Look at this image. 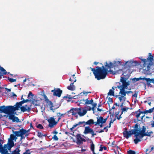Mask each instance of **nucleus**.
<instances>
[{"mask_svg": "<svg viewBox=\"0 0 154 154\" xmlns=\"http://www.w3.org/2000/svg\"><path fill=\"white\" fill-rule=\"evenodd\" d=\"M126 73L125 72L123 73L121 77L120 81L122 83V85L118 87L120 89L119 94L117 96L119 100L122 103L123 105L124 103L126 100V98L125 97L126 94H130L132 93L131 91H127L126 89L128 88V86L130 85L129 81H127V78L126 77Z\"/></svg>", "mask_w": 154, "mask_h": 154, "instance_id": "nucleus-1", "label": "nucleus"}, {"mask_svg": "<svg viewBox=\"0 0 154 154\" xmlns=\"http://www.w3.org/2000/svg\"><path fill=\"white\" fill-rule=\"evenodd\" d=\"M123 132L124 137L126 139H128L132 135L134 134L135 137V139L134 140V142L135 144H137L138 142L141 141L143 137L144 130L142 131L140 133H138L139 131L138 130H131L128 131L126 128H125Z\"/></svg>", "mask_w": 154, "mask_h": 154, "instance_id": "nucleus-2", "label": "nucleus"}, {"mask_svg": "<svg viewBox=\"0 0 154 154\" xmlns=\"http://www.w3.org/2000/svg\"><path fill=\"white\" fill-rule=\"evenodd\" d=\"M133 62L131 61H128L127 62L122 60L120 61H115L113 63H112L110 62H109L108 63L107 62L105 63L104 64L106 68L109 69H111L113 67L114 69L119 68L120 66H125V65L128 66H132Z\"/></svg>", "mask_w": 154, "mask_h": 154, "instance_id": "nucleus-3", "label": "nucleus"}, {"mask_svg": "<svg viewBox=\"0 0 154 154\" xmlns=\"http://www.w3.org/2000/svg\"><path fill=\"white\" fill-rule=\"evenodd\" d=\"M96 69H92L91 70L93 72L95 78L97 80L104 79L106 76L107 71L106 69H104V66H102V68L99 67H97Z\"/></svg>", "mask_w": 154, "mask_h": 154, "instance_id": "nucleus-4", "label": "nucleus"}, {"mask_svg": "<svg viewBox=\"0 0 154 154\" xmlns=\"http://www.w3.org/2000/svg\"><path fill=\"white\" fill-rule=\"evenodd\" d=\"M19 109V106L17 105V103L14 106H5L0 107V113H4L8 114V115L10 114L13 113L15 111Z\"/></svg>", "mask_w": 154, "mask_h": 154, "instance_id": "nucleus-5", "label": "nucleus"}, {"mask_svg": "<svg viewBox=\"0 0 154 154\" xmlns=\"http://www.w3.org/2000/svg\"><path fill=\"white\" fill-rule=\"evenodd\" d=\"M149 57L146 59H143L142 60L143 63V69H145L146 71H148L149 70L153 58V56L151 55V53L149 54Z\"/></svg>", "mask_w": 154, "mask_h": 154, "instance_id": "nucleus-6", "label": "nucleus"}, {"mask_svg": "<svg viewBox=\"0 0 154 154\" xmlns=\"http://www.w3.org/2000/svg\"><path fill=\"white\" fill-rule=\"evenodd\" d=\"M140 80H145L146 81V84L148 87H153V86L151 83H152L154 84V79H150L148 78H146L145 77L143 78L140 77L137 78H134L132 79L133 81L136 82Z\"/></svg>", "mask_w": 154, "mask_h": 154, "instance_id": "nucleus-7", "label": "nucleus"}, {"mask_svg": "<svg viewBox=\"0 0 154 154\" xmlns=\"http://www.w3.org/2000/svg\"><path fill=\"white\" fill-rule=\"evenodd\" d=\"M144 130V132H143V137L144 136H150L151 134L152 133V132L150 131L149 132H146V128L144 127V126H143V127L142 129L141 128H139V126L137 124H136L134 126V128L132 130H138L139 131L138 133H140L143 130Z\"/></svg>", "mask_w": 154, "mask_h": 154, "instance_id": "nucleus-8", "label": "nucleus"}, {"mask_svg": "<svg viewBox=\"0 0 154 154\" xmlns=\"http://www.w3.org/2000/svg\"><path fill=\"white\" fill-rule=\"evenodd\" d=\"M97 122H95V125H98L100 128L103 126V125L106 123L107 121V119H104L102 117L100 116L97 117Z\"/></svg>", "mask_w": 154, "mask_h": 154, "instance_id": "nucleus-9", "label": "nucleus"}, {"mask_svg": "<svg viewBox=\"0 0 154 154\" xmlns=\"http://www.w3.org/2000/svg\"><path fill=\"white\" fill-rule=\"evenodd\" d=\"M32 93L30 92L28 96V99L26 100H23L21 101L19 103H17V105L19 106V108L20 107V106H21L22 104L24 103L28 102L29 101H30L32 100Z\"/></svg>", "mask_w": 154, "mask_h": 154, "instance_id": "nucleus-10", "label": "nucleus"}, {"mask_svg": "<svg viewBox=\"0 0 154 154\" xmlns=\"http://www.w3.org/2000/svg\"><path fill=\"white\" fill-rule=\"evenodd\" d=\"M77 111V114L78 113L80 116H82L85 115L86 112V111L85 108H75Z\"/></svg>", "mask_w": 154, "mask_h": 154, "instance_id": "nucleus-11", "label": "nucleus"}, {"mask_svg": "<svg viewBox=\"0 0 154 154\" xmlns=\"http://www.w3.org/2000/svg\"><path fill=\"white\" fill-rule=\"evenodd\" d=\"M26 133V131L24 129L20 130L19 131H14V134L17 137H21V138H23L24 135Z\"/></svg>", "mask_w": 154, "mask_h": 154, "instance_id": "nucleus-12", "label": "nucleus"}, {"mask_svg": "<svg viewBox=\"0 0 154 154\" xmlns=\"http://www.w3.org/2000/svg\"><path fill=\"white\" fill-rule=\"evenodd\" d=\"M89 133H90L92 134V137H93L95 135H96V134L94 133V131L93 129L89 127H85V130L84 133L85 134H87Z\"/></svg>", "mask_w": 154, "mask_h": 154, "instance_id": "nucleus-13", "label": "nucleus"}, {"mask_svg": "<svg viewBox=\"0 0 154 154\" xmlns=\"http://www.w3.org/2000/svg\"><path fill=\"white\" fill-rule=\"evenodd\" d=\"M47 121L49 123L48 126L51 128H52L54 125H56L57 122L55 121L54 118L52 117H50L47 120Z\"/></svg>", "mask_w": 154, "mask_h": 154, "instance_id": "nucleus-14", "label": "nucleus"}, {"mask_svg": "<svg viewBox=\"0 0 154 154\" xmlns=\"http://www.w3.org/2000/svg\"><path fill=\"white\" fill-rule=\"evenodd\" d=\"M51 91L53 93L54 96L59 97H60L62 93V91H61L60 88L54 89V90H51Z\"/></svg>", "mask_w": 154, "mask_h": 154, "instance_id": "nucleus-15", "label": "nucleus"}, {"mask_svg": "<svg viewBox=\"0 0 154 154\" xmlns=\"http://www.w3.org/2000/svg\"><path fill=\"white\" fill-rule=\"evenodd\" d=\"M97 106V104L96 103H94L92 105V107L89 106H87L84 108L86 110V112H87V111H91V110H92L93 111V112L94 114L95 112V108Z\"/></svg>", "mask_w": 154, "mask_h": 154, "instance_id": "nucleus-16", "label": "nucleus"}, {"mask_svg": "<svg viewBox=\"0 0 154 154\" xmlns=\"http://www.w3.org/2000/svg\"><path fill=\"white\" fill-rule=\"evenodd\" d=\"M77 143V144L80 145L83 142H85V140L82 137L81 135L78 134L76 135Z\"/></svg>", "mask_w": 154, "mask_h": 154, "instance_id": "nucleus-17", "label": "nucleus"}, {"mask_svg": "<svg viewBox=\"0 0 154 154\" xmlns=\"http://www.w3.org/2000/svg\"><path fill=\"white\" fill-rule=\"evenodd\" d=\"M77 111L75 108H72L69 111L67 112V115L69 117H71L72 116H77Z\"/></svg>", "mask_w": 154, "mask_h": 154, "instance_id": "nucleus-18", "label": "nucleus"}, {"mask_svg": "<svg viewBox=\"0 0 154 154\" xmlns=\"http://www.w3.org/2000/svg\"><path fill=\"white\" fill-rule=\"evenodd\" d=\"M86 122L85 121L81 122H78V123L75 124L73 125L72 127L70 129L71 130H73V129L78 126H80V127H84L86 125Z\"/></svg>", "mask_w": 154, "mask_h": 154, "instance_id": "nucleus-19", "label": "nucleus"}, {"mask_svg": "<svg viewBox=\"0 0 154 154\" xmlns=\"http://www.w3.org/2000/svg\"><path fill=\"white\" fill-rule=\"evenodd\" d=\"M14 112L13 113L10 114L9 116V118L11 120L14 122H20L19 119L18 117H15L13 115L14 113Z\"/></svg>", "mask_w": 154, "mask_h": 154, "instance_id": "nucleus-20", "label": "nucleus"}, {"mask_svg": "<svg viewBox=\"0 0 154 154\" xmlns=\"http://www.w3.org/2000/svg\"><path fill=\"white\" fill-rule=\"evenodd\" d=\"M8 147L5 145L3 147H2L0 149V152L2 154H9L8 153Z\"/></svg>", "mask_w": 154, "mask_h": 154, "instance_id": "nucleus-21", "label": "nucleus"}, {"mask_svg": "<svg viewBox=\"0 0 154 154\" xmlns=\"http://www.w3.org/2000/svg\"><path fill=\"white\" fill-rule=\"evenodd\" d=\"M5 145L8 147V150H10L11 148L14 146V142L12 140H9L8 143Z\"/></svg>", "mask_w": 154, "mask_h": 154, "instance_id": "nucleus-22", "label": "nucleus"}, {"mask_svg": "<svg viewBox=\"0 0 154 154\" xmlns=\"http://www.w3.org/2000/svg\"><path fill=\"white\" fill-rule=\"evenodd\" d=\"M82 100L84 102H85V104L86 105L91 104L92 105V104L94 103L93 102V100L92 99H91L90 100H89L88 98L85 100L82 99Z\"/></svg>", "mask_w": 154, "mask_h": 154, "instance_id": "nucleus-23", "label": "nucleus"}, {"mask_svg": "<svg viewBox=\"0 0 154 154\" xmlns=\"http://www.w3.org/2000/svg\"><path fill=\"white\" fill-rule=\"evenodd\" d=\"M20 109L21 111L23 112L25 111L29 112L31 110V108L27 105L21 107Z\"/></svg>", "mask_w": 154, "mask_h": 154, "instance_id": "nucleus-24", "label": "nucleus"}, {"mask_svg": "<svg viewBox=\"0 0 154 154\" xmlns=\"http://www.w3.org/2000/svg\"><path fill=\"white\" fill-rule=\"evenodd\" d=\"M67 88L71 91H74L75 89V87L73 85V83H72L69 86L67 87Z\"/></svg>", "mask_w": 154, "mask_h": 154, "instance_id": "nucleus-25", "label": "nucleus"}, {"mask_svg": "<svg viewBox=\"0 0 154 154\" xmlns=\"http://www.w3.org/2000/svg\"><path fill=\"white\" fill-rule=\"evenodd\" d=\"M115 90L114 88L113 87H112V89H110L109 91V92L108 93V96H114V91Z\"/></svg>", "mask_w": 154, "mask_h": 154, "instance_id": "nucleus-26", "label": "nucleus"}, {"mask_svg": "<svg viewBox=\"0 0 154 154\" xmlns=\"http://www.w3.org/2000/svg\"><path fill=\"white\" fill-rule=\"evenodd\" d=\"M20 150L19 149L17 148L13 151L11 153H9V154H20Z\"/></svg>", "mask_w": 154, "mask_h": 154, "instance_id": "nucleus-27", "label": "nucleus"}, {"mask_svg": "<svg viewBox=\"0 0 154 154\" xmlns=\"http://www.w3.org/2000/svg\"><path fill=\"white\" fill-rule=\"evenodd\" d=\"M86 125H90L95 124V122H94L93 120L91 119L86 122Z\"/></svg>", "mask_w": 154, "mask_h": 154, "instance_id": "nucleus-28", "label": "nucleus"}, {"mask_svg": "<svg viewBox=\"0 0 154 154\" xmlns=\"http://www.w3.org/2000/svg\"><path fill=\"white\" fill-rule=\"evenodd\" d=\"M64 97L66 98H68L69 99H76L77 98V96H75L72 97L70 95H67L65 96H64Z\"/></svg>", "mask_w": 154, "mask_h": 154, "instance_id": "nucleus-29", "label": "nucleus"}, {"mask_svg": "<svg viewBox=\"0 0 154 154\" xmlns=\"http://www.w3.org/2000/svg\"><path fill=\"white\" fill-rule=\"evenodd\" d=\"M64 115L65 114H61L59 112L57 113V116L58 117V121L61 119V117H63Z\"/></svg>", "mask_w": 154, "mask_h": 154, "instance_id": "nucleus-30", "label": "nucleus"}, {"mask_svg": "<svg viewBox=\"0 0 154 154\" xmlns=\"http://www.w3.org/2000/svg\"><path fill=\"white\" fill-rule=\"evenodd\" d=\"M0 70L2 72V74H7V72L6 70L4 69L3 68L1 67L0 66Z\"/></svg>", "mask_w": 154, "mask_h": 154, "instance_id": "nucleus-31", "label": "nucleus"}, {"mask_svg": "<svg viewBox=\"0 0 154 154\" xmlns=\"http://www.w3.org/2000/svg\"><path fill=\"white\" fill-rule=\"evenodd\" d=\"M154 110V107H153L152 108L150 109L149 110H147L144 111V113H151Z\"/></svg>", "mask_w": 154, "mask_h": 154, "instance_id": "nucleus-32", "label": "nucleus"}, {"mask_svg": "<svg viewBox=\"0 0 154 154\" xmlns=\"http://www.w3.org/2000/svg\"><path fill=\"white\" fill-rule=\"evenodd\" d=\"M91 93V92H86V91H84L81 93L80 94V95H83V94L85 95V96H87L88 94Z\"/></svg>", "mask_w": 154, "mask_h": 154, "instance_id": "nucleus-33", "label": "nucleus"}, {"mask_svg": "<svg viewBox=\"0 0 154 154\" xmlns=\"http://www.w3.org/2000/svg\"><path fill=\"white\" fill-rule=\"evenodd\" d=\"M48 103L49 104V105L50 106V110H52L53 111H54L55 110V109H54L53 108V105L52 103V102L51 101H49L48 102Z\"/></svg>", "mask_w": 154, "mask_h": 154, "instance_id": "nucleus-34", "label": "nucleus"}, {"mask_svg": "<svg viewBox=\"0 0 154 154\" xmlns=\"http://www.w3.org/2000/svg\"><path fill=\"white\" fill-rule=\"evenodd\" d=\"M91 150L93 152V153H94V145L93 143H92L91 144Z\"/></svg>", "mask_w": 154, "mask_h": 154, "instance_id": "nucleus-35", "label": "nucleus"}, {"mask_svg": "<svg viewBox=\"0 0 154 154\" xmlns=\"http://www.w3.org/2000/svg\"><path fill=\"white\" fill-rule=\"evenodd\" d=\"M137 96V93H135L134 94L132 95V97H134L135 98L134 99V102L135 103L136 102V98Z\"/></svg>", "mask_w": 154, "mask_h": 154, "instance_id": "nucleus-36", "label": "nucleus"}, {"mask_svg": "<svg viewBox=\"0 0 154 154\" xmlns=\"http://www.w3.org/2000/svg\"><path fill=\"white\" fill-rule=\"evenodd\" d=\"M107 149L106 147L103 146H102L100 145V149H99V151H103V149H104L105 150H106Z\"/></svg>", "mask_w": 154, "mask_h": 154, "instance_id": "nucleus-37", "label": "nucleus"}, {"mask_svg": "<svg viewBox=\"0 0 154 154\" xmlns=\"http://www.w3.org/2000/svg\"><path fill=\"white\" fill-rule=\"evenodd\" d=\"M144 113V112H137V114L136 116V117L137 118H138L140 116V114L141 113Z\"/></svg>", "mask_w": 154, "mask_h": 154, "instance_id": "nucleus-38", "label": "nucleus"}, {"mask_svg": "<svg viewBox=\"0 0 154 154\" xmlns=\"http://www.w3.org/2000/svg\"><path fill=\"white\" fill-rule=\"evenodd\" d=\"M37 136L39 137H42L43 136H46L45 135H43L41 132H38Z\"/></svg>", "mask_w": 154, "mask_h": 154, "instance_id": "nucleus-39", "label": "nucleus"}, {"mask_svg": "<svg viewBox=\"0 0 154 154\" xmlns=\"http://www.w3.org/2000/svg\"><path fill=\"white\" fill-rule=\"evenodd\" d=\"M8 79L10 82H15L16 81V79H13L11 78H8Z\"/></svg>", "mask_w": 154, "mask_h": 154, "instance_id": "nucleus-40", "label": "nucleus"}, {"mask_svg": "<svg viewBox=\"0 0 154 154\" xmlns=\"http://www.w3.org/2000/svg\"><path fill=\"white\" fill-rule=\"evenodd\" d=\"M52 138L55 140H58L57 137L56 135H54Z\"/></svg>", "mask_w": 154, "mask_h": 154, "instance_id": "nucleus-41", "label": "nucleus"}, {"mask_svg": "<svg viewBox=\"0 0 154 154\" xmlns=\"http://www.w3.org/2000/svg\"><path fill=\"white\" fill-rule=\"evenodd\" d=\"M37 128H39L40 129H42L43 128V127L42 125L41 124H38L37 126Z\"/></svg>", "mask_w": 154, "mask_h": 154, "instance_id": "nucleus-42", "label": "nucleus"}, {"mask_svg": "<svg viewBox=\"0 0 154 154\" xmlns=\"http://www.w3.org/2000/svg\"><path fill=\"white\" fill-rule=\"evenodd\" d=\"M128 109V108L127 107H123L122 108V112H126Z\"/></svg>", "mask_w": 154, "mask_h": 154, "instance_id": "nucleus-43", "label": "nucleus"}, {"mask_svg": "<svg viewBox=\"0 0 154 154\" xmlns=\"http://www.w3.org/2000/svg\"><path fill=\"white\" fill-rule=\"evenodd\" d=\"M114 121V120H112V119H111L109 122V125L108 127V128H110L111 127V124L113 123Z\"/></svg>", "mask_w": 154, "mask_h": 154, "instance_id": "nucleus-44", "label": "nucleus"}, {"mask_svg": "<svg viewBox=\"0 0 154 154\" xmlns=\"http://www.w3.org/2000/svg\"><path fill=\"white\" fill-rule=\"evenodd\" d=\"M15 138V136H14V135L11 134V140H14V139ZM9 140H10V139H9Z\"/></svg>", "mask_w": 154, "mask_h": 154, "instance_id": "nucleus-45", "label": "nucleus"}, {"mask_svg": "<svg viewBox=\"0 0 154 154\" xmlns=\"http://www.w3.org/2000/svg\"><path fill=\"white\" fill-rule=\"evenodd\" d=\"M23 154H31L29 150H26V152L23 153Z\"/></svg>", "mask_w": 154, "mask_h": 154, "instance_id": "nucleus-46", "label": "nucleus"}, {"mask_svg": "<svg viewBox=\"0 0 154 154\" xmlns=\"http://www.w3.org/2000/svg\"><path fill=\"white\" fill-rule=\"evenodd\" d=\"M107 128H108V126H107L106 127H104L103 128V130H106V131L107 132L108 131V129H107Z\"/></svg>", "mask_w": 154, "mask_h": 154, "instance_id": "nucleus-47", "label": "nucleus"}, {"mask_svg": "<svg viewBox=\"0 0 154 154\" xmlns=\"http://www.w3.org/2000/svg\"><path fill=\"white\" fill-rule=\"evenodd\" d=\"M5 89L8 92H10L11 91V90L10 89H8V88H5Z\"/></svg>", "mask_w": 154, "mask_h": 154, "instance_id": "nucleus-48", "label": "nucleus"}, {"mask_svg": "<svg viewBox=\"0 0 154 154\" xmlns=\"http://www.w3.org/2000/svg\"><path fill=\"white\" fill-rule=\"evenodd\" d=\"M151 125L152 127H154V121L152 123Z\"/></svg>", "mask_w": 154, "mask_h": 154, "instance_id": "nucleus-49", "label": "nucleus"}, {"mask_svg": "<svg viewBox=\"0 0 154 154\" xmlns=\"http://www.w3.org/2000/svg\"><path fill=\"white\" fill-rule=\"evenodd\" d=\"M97 110L98 111H99V112H101L102 110V109H100L99 108H97Z\"/></svg>", "mask_w": 154, "mask_h": 154, "instance_id": "nucleus-50", "label": "nucleus"}, {"mask_svg": "<svg viewBox=\"0 0 154 154\" xmlns=\"http://www.w3.org/2000/svg\"><path fill=\"white\" fill-rule=\"evenodd\" d=\"M53 133L55 134H57L58 133V132L56 131H54L53 132Z\"/></svg>", "mask_w": 154, "mask_h": 154, "instance_id": "nucleus-51", "label": "nucleus"}, {"mask_svg": "<svg viewBox=\"0 0 154 154\" xmlns=\"http://www.w3.org/2000/svg\"><path fill=\"white\" fill-rule=\"evenodd\" d=\"M104 132V130L103 129V130H101L99 132V133H102V132Z\"/></svg>", "mask_w": 154, "mask_h": 154, "instance_id": "nucleus-52", "label": "nucleus"}, {"mask_svg": "<svg viewBox=\"0 0 154 154\" xmlns=\"http://www.w3.org/2000/svg\"><path fill=\"white\" fill-rule=\"evenodd\" d=\"M13 93V97H17L16 95L15 94H14L13 93Z\"/></svg>", "mask_w": 154, "mask_h": 154, "instance_id": "nucleus-53", "label": "nucleus"}, {"mask_svg": "<svg viewBox=\"0 0 154 154\" xmlns=\"http://www.w3.org/2000/svg\"><path fill=\"white\" fill-rule=\"evenodd\" d=\"M153 150H154V146L152 147L151 149V151Z\"/></svg>", "mask_w": 154, "mask_h": 154, "instance_id": "nucleus-54", "label": "nucleus"}, {"mask_svg": "<svg viewBox=\"0 0 154 154\" xmlns=\"http://www.w3.org/2000/svg\"><path fill=\"white\" fill-rule=\"evenodd\" d=\"M110 72H112V74H115L116 72V71H114V72H112L111 71V70H110Z\"/></svg>", "mask_w": 154, "mask_h": 154, "instance_id": "nucleus-55", "label": "nucleus"}, {"mask_svg": "<svg viewBox=\"0 0 154 154\" xmlns=\"http://www.w3.org/2000/svg\"><path fill=\"white\" fill-rule=\"evenodd\" d=\"M117 119H118L119 120V119H121V117H120V116L119 117H117Z\"/></svg>", "mask_w": 154, "mask_h": 154, "instance_id": "nucleus-56", "label": "nucleus"}, {"mask_svg": "<svg viewBox=\"0 0 154 154\" xmlns=\"http://www.w3.org/2000/svg\"><path fill=\"white\" fill-rule=\"evenodd\" d=\"M98 63L97 62H95L94 63V65H97V63Z\"/></svg>", "mask_w": 154, "mask_h": 154, "instance_id": "nucleus-57", "label": "nucleus"}, {"mask_svg": "<svg viewBox=\"0 0 154 154\" xmlns=\"http://www.w3.org/2000/svg\"><path fill=\"white\" fill-rule=\"evenodd\" d=\"M2 116H5V115L2 116V115H0V119L2 118Z\"/></svg>", "mask_w": 154, "mask_h": 154, "instance_id": "nucleus-58", "label": "nucleus"}, {"mask_svg": "<svg viewBox=\"0 0 154 154\" xmlns=\"http://www.w3.org/2000/svg\"><path fill=\"white\" fill-rule=\"evenodd\" d=\"M85 151V149H82V150H81V151L82 152H84Z\"/></svg>", "mask_w": 154, "mask_h": 154, "instance_id": "nucleus-59", "label": "nucleus"}, {"mask_svg": "<svg viewBox=\"0 0 154 154\" xmlns=\"http://www.w3.org/2000/svg\"><path fill=\"white\" fill-rule=\"evenodd\" d=\"M3 75L1 72H0V78L1 77V76H2Z\"/></svg>", "mask_w": 154, "mask_h": 154, "instance_id": "nucleus-60", "label": "nucleus"}, {"mask_svg": "<svg viewBox=\"0 0 154 154\" xmlns=\"http://www.w3.org/2000/svg\"><path fill=\"white\" fill-rule=\"evenodd\" d=\"M115 108V107L114 106H113L112 108V109H114Z\"/></svg>", "mask_w": 154, "mask_h": 154, "instance_id": "nucleus-61", "label": "nucleus"}, {"mask_svg": "<svg viewBox=\"0 0 154 154\" xmlns=\"http://www.w3.org/2000/svg\"><path fill=\"white\" fill-rule=\"evenodd\" d=\"M26 79H25L24 80H23V82H26Z\"/></svg>", "mask_w": 154, "mask_h": 154, "instance_id": "nucleus-62", "label": "nucleus"}, {"mask_svg": "<svg viewBox=\"0 0 154 154\" xmlns=\"http://www.w3.org/2000/svg\"><path fill=\"white\" fill-rule=\"evenodd\" d=\"M23 96H22V97H21V100H24V99L23 98Z\"/></svg>", "mask_w": 154, "mask_h": 154, "instance_id": "nucleus-63", "label": "nucleus"}, {"mask_svg": "<svg viewBox=\"0 0 154 154\" xmlns=\"http://www.w3.org/2000/svg\"><path fill=\"white\" fill-rule=\"evenodd\" d=\"M72 76L74 79H75V74H74L72 75Z\"/></svg>", "mask_w": 154, "mask_h": 154, "instance_id": "nucleus-64", "label": "nucleus"}]
</instances>
